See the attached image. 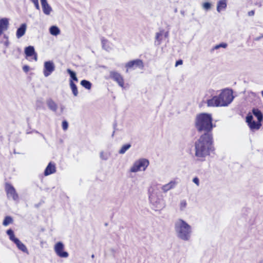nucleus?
<instances>
[{"label":"nucleus","mask_w":263,"mask_h":263,"mask_svg":"<svg viewBox=\"0 0 263 263\" xmlns=\"http://www.w3.org/2000/svg\"><path fill=\"white\" fill-rule=\"evenodd\" d=\"M212 115L202 112L197 115L195 126L199 133L203 132L195 142V156L198 158H204L215 151L212 130L216 125L213 123Z\"/></svg>","instance_id":"f257e3e1"},{"label":"nucleus","mask_w":263,"mask_h":263,"mask_svg":"<svg viewBox=\"0 0 263 263\" xmlns=\"http://www.w3.org/2000/svg\"><path fill=\"white\" fill-rule=\"evenodd\" d=\"M174 228L177 236L179 239L184 241H189L190 239L192 228L185 221L179 219L175 222Z\"/></svg>","instance_id":"f03ea898"},{"label":"nucleus","mask_w":263,"mask_h":263,"mask_svg":"<svg viewBox=\"0 0 263 263\" xmlns=\"http://www.w3.org/2000/svg\"><path fill=\"white\" fill-rule=\"evenodd\" d=\"M218 96L223 106H228L234 98L232 89L229 88L223 89Z\"/></svg>","instance_id":"7ed1b4c3"},{"label":"nucleus","mask_w":263,"mask_h":263,"mask_svg":"<svg viewBox=\"0 0 263 263\" xmlns=\"http://www.w3.org/2000/svg\"><path fill=\"white\" fill-rule=\"evenodd\" d=\"M149 164V161L147 159L141 158L136 161L130 168V171L133 173H136L139 171L141 168L145 171Z\"/></svg>","instance_id":"20e7f679"},{"label":"nucleus","mask_w":263,"mask_h":263,"mask_svg":"<svg viewBox=\"0 0 263 263\" xmlns=\"http://www.w3.org/2000/svg\"><path fill=\"white\" fill-rule=\"evenodd\" d=\"M246 121L252 131L258 130L262 125L261 122H259L258 121H255L253 120V115L250 113L247 115Z\"/></svg>","instance_id":"39448f33"},{"label":"nucleus","mask_w":263,"mask_h":263,"mask_svg":"<svg viewBox=\"0 0 263 263\" xmlns=\"http://www.w3.org/2000/svg\"><path fill=\"white\" fill-rule=\"evenodd\" d=\"M56 254L61 258H67L69 254L67 251H64V245L61 241L57 242L54 247Z\"/></svg>","instance_id":"423d86ee"},{"label":"nucleus","mask_w":263,"mask_h":263,"mask_svg":"<svg viewBox=\"0 0 263 263\" xmlns=\"http://www.w3.org/2000/svg\"><path fill=\"white\" fill-rule=\"evenodd\" d=\"M55 66L52 61H47L44 63L43 73L45 77L49 76L54 70Z\"/></svg>","instance_id":"0eeeda50"},{"label":"nucleus","mask_w":263,"mask_h":263,"mask_svg":"<svg viewBox=\"0 0 263 263\" xmlns=\"http://www.w3.org/2000/svg\"><path fill=\"white\" fill-rule=\"evenodd\" d=\"M109 78L116 82L120 87L124 88V79L120 73L115 71H110Z\"/></svg>","instance_id":"6e6552de"},{"label":"nucleus","mask_w":263,"mask_h":263,"mask_svg":"<svg viewBox=\"0 0 263 263\" xmlns=\"http://www.w3.org/2000/svg\"><path fill=\"white\" fill-rule=\"evenodd\" d=\"M6 191L8 198H12L13 200H17L18 196L14 187L9 183L6 184Z\"/></svg>","instance_id":"1a4fd4ad"},{"label":"nucleus","mask_w":263,"mask_h":263,"mask_svg":"<svg viewBox=\"0 0 263 263\" xmlns=\"http://www.w3.org/2000/svg\"><path fill=\"white\" fill-rule=\"evenodd\" d=\"M144 66L143 61L140 59H136L127 62L125 67L128 68H143Z\"/></svg>","instance_id":"9d476101"},{"label":"nucleus","mask_w":263,"mask_h":263,"mask_svg":"<svg viewBox=\"0 0 263 263\" xmlns=\"http://www.w3.org/2000/svg\"><path fill=\"white\" fill-rule=\"evenodd\" d=\"M206 103L209 107L223 106L221 104L222 103H220L218 96H215L211 99L208 100Z\"/></svg>","instance_id":"9b49d317"},{"label":"nucleus","mask_w":263,"mask_h":263,"mask_svg":"<svg viewBox=\"0 0 263 263\" xmlns=\"http://www.w3.org/2000/svg\"><path fill=\"white\" fill-rule=\"evenodd\" d=\"M9 25V19L7 17L0 18V35L3 31L8 30Z\"/></svg>","instance_id":"f8f14e48"},{"label":"nucleus","mask_w":263,"mask_h":263,"mask_svg":"<svg viewBox=\"0 0 263 263\" xmlns=\"http://www.w3.org/2000/svg\"><path fill=\"white\" fill-rule=\"evenodd\" d=\"M43 11L46 15H49L52 11L51 7L48 4L47 0H40Z\"/></svg>","instance_id":"ddd939ff"},{"label":"nucleus","mask_w":263,"mask_h":263,"mask_svg":"<svg viewBox=\"0 0 263 263\" xmlns=\"http://www.w3.org/2000/svg\"><path fill=\"white\" fill-rule=\"evenodd\" d=\"M55 171L56 167L55 164L53 163L50 162L46 166L44 172V175L47 176L55 173Z\"/></svg>","instance_id":"4468645a"},{"label":"nucleus","mask_w":263,"mask_h":263,"mask_svg":"<svg viewBox=\"0 0 263 263\" xmlns=\"http://www.w3.org/2000/svg\"><path fill=\"white\" fill-rule=\"evenodd\" d=\"M26 29L27 25L26 23H23L20 25L16 32V36L17 39L21 38L25 34Z\"/></svg>","instance_id":"2eb2a0df"},{"label":"nucleus","mask_w":263,"mask_h":263,"mask_svg":"<svg viewBox=\"0 0 263 263\" xmlns=\"http://www.w3.org/2000/svg\"><path fill=\"white\" fill-rule=\"evenodd\" d=\"M46 104L50 110L54 112L57 111L58 109V104L51 98L47 99Z\"/></svg>","instance_id":"dca6fc26"},{"label":"nucleus","mask_w":263,"mask_h":263,"mask_svg":"<svg viewBox=\"0 0 263 263\" xmlns=\"http://www.w3.org/2000/svg\"><path fill=\"white\" fill-rule=\"evenodd\" d=\"M252 115L256 118L257 121H258L259 122H261L262 121L263 114L260 110L258 108H253L252 110Z\"/></svg>","instance_id":"f3484780"},{"label":"nucleus","mask_w":263,"mask_h":263,"mask_svg":"<svg viewBox=\"0 0 263 263\" xmlns=\"http://www.w3.org/2000/svg\"><path fill=\"white\" fill-rule=\"evenodd\" d=\"M13 243H14L17 248L24 253H28V250L26 246L18 238Z\"/></svg>","instance_id":"a211bd4d"},{"label":"nucleus","mask_w":263,"mask_h":263,"mask_svg":"<svg viewBox=\"0 0 263 263\" xmlns=\"http://www.w3.org/2000/svg\"><path fill=\"white\" fill-rule=\"evenodd\" d=\"M24 52L26 58L31 57L35 53V51L33 46H28L25 47Z\"/></svg>","instance_id":"6ab92c4d"},{"label":"nucleus","mask_w":263,"mask_h":263,"mask_svg":"<svg viewBox=\"0 0 263 263\" xmlns=\"http://www.w3.org/2000/svg\"><path fill=\"white\" fill-rule=\"evenodd\" d=\"M67 72L70 76L69 83H71V82H74V81L77 82L78 81V79L75 71L72 70L71 69L68 68L67 69Z\"/></svg>","instance_id":"aec40b11"},{"label":"nucleus","mask_w":263,"mask_h":263,"mask_svg":"<svg viewBox=\"0 0 263 263\" xmlns=\"http://www.w3.org/2000/svg\"><path fill=\"white\" fill-rule=\"evenodd\" d=\"M227 6V0H219L217 4V11L220 12L222 9H225Z\"/></svg>","instance_id":"412c9836"},{"label":"nucleus","mask_w":263,"mask_h":263,"mask_svg":"<svg viewBox=\"0 0 263 263\" xmlns=\"http://www.w3.org/2000/svg\"><path fill=\"white\" fill-rule=\"evenodd\" d=\"M50 33L54 36H57L60 33V30L57 26H51L49 28Z\"/></svg>","instance_id":"4be33fe9"},{"label":"nucleus","mask_w":263,"mask_h":263,"mask_svg":"<svg viewBox=\"0 0 263 263\" xmlns=\"http://www.w3.org/2000/svg\"><path fill=\"white\" fill-rule=\"evenodd\" d=\"M6 234L9 236L10 240H11L13 242H14L16 240L18 239V238L15 236L14 231L11 229L7 230L6 231Z\"/></svg>","instance_id":"5701e85b"},{"label":"nucleus","mask_w":263,"mask_h":263,"mask_svg":"<svg viewBox=\"0 0 263 263\" xmlns=\"http://www.w3.org/2000/svg\"><path fill=\"white\" fill-rule=\"evenodd\" d=\"M80 84L85 89L88 90H90L92 87V83L86 80H82L80 82Z\"/></svg>","instance_id":"b1692460"},{"label":"nucleus","mask_w":263,"mask_h":263,"mask_svg":"<svg viewBox=\"0 0 263 263\" xmlns=\"http://www.w3.org/2000/svg\"><path fill=\"white\" fill-rule=\"evenodd\" d=\"M132 146V144L129 143H126L122 146L118 153L119 154H124Z\"/></svg>","instance_id":"393cba45"},{"label":"nucleus","mask_w":263,"mask_h":263,"mask_svg":"<svg viewBox=\"0 0 263 263\" xmlns=\"http://www.w3.org/2000/svg\"><path fill=\"white\" fill-rule=\"evenodd\" d=\"M69 86L73 96L77 97L78 95V90L77 85L74 82H71V83H69Z\"/></svg>","instance_id":"a878e982"},{"label":"nucleus","mask_w":263,"mask_h":263,"mask_svg":"<svg viewBox=\"0 0 263 263\" xmlns=\"http://www.w3.org/2000/svg\"><path fill=\"white\" fill-rule=\"evenodd\" d=\"M13 222V218L10 216H7L4 218V219L3 221V224L4 226H7L10 223Z\"/></svg>","instance_id":"bb28decb"},{"label":"nucleus","mask_w":263,"mask_h":263,"mask_svg":"<svg viewBox=\"0 0 263 263\" xmlns=\"http://www.w3.org/2000/svg\"><path fill=\"white\" fill-rule=\"evenodd\" d=\"M164 30H161L160 32L156 33L155 39L158 42V45H160L162 40V36L163 34Z\"/></svg>","instance_id":"cd10ccee"},{"label":"nucleus","mask_w":263,"mask_h":263,"mask_svg":"<svg viewBox=\"0 0 263 263\" xmlns=\"http://www.w3.org/2000/svg\"><path fill=\"white\" fill-rule=\"evenodd\" d=\"M174 185H175V182L171 181L169 183L163 185L162 187V190L164 192H166V191H168L169 190L172 189L174 187Z\"/></svg>","instance_id":"c85d7f7f"},{"label":"nucleus","mask_w":263,"mask_h":263,"mask_svg":"<svg viewBox=\"0 0 263 263\" xmlns=\"http://www.w3.org/2000/svg\"><path fill=\"white\" fill-rule=\"evenodd\" d=\"M228 46V44L226 43H224V42H222L218 45H215L213 48V50H214V49H218L220 48H226Z\"/></svg>","instance_id":"c756f323"},{"label":"nucleus","mask_w":263,"mask_h":263,"mask_svg":"<svg viewBox=\"0 0 263 263\" xmlns=\"http://www.w3.org/2000/svg\"><path fill=\"white\" fill-rule=\"evenodd\" d=\"M101 42H102V48L108 51L109 50V49L110 48L109 46H107L106 45V44L107 43V40H106V39H104V38L102 39L101 40Z\"/></svg>","instance_id":"7c9ffc66"},{"label":"nucleus","mask_w":263,"mask_h":263,"mask_svg":"<svg viewBox=\"0 0 263 263\" xmlns=\"http://www.w3.org/2000/svg\"><path fill=\"white\" fill-rule=\"evenodd\" d=\"M100 158L103 160H107L108 159V155L107 153L101 152L100 154Z\"/></svg>","instance_id":"2f4dec72"},{"label":"nucleus","mask_w":263,"mask_h":263,"mask_svg":"<svg viewBox=\"0 0 263 263\" xmlns=\"http://www.w3.org/2000/svg\"><path fill=\"white\" fill-rule=\"evenodd\" d=\"M187 205L186 202L185 200H182L180 202V209L181 211H183L184 209L186 208Z\"/></svg>","instance_id":"473e14b6"},{"label":"nucleus","mask_w":263,"mask_h":263,"mask_svg":"<svg viewBox=\"0 0 263 263\" xmlns=\"http://www.w3.org/2000/svg\"><path fill=\"white\" fill-rule=\"evenodd\" d=\"M211 4L209 2H205L203 4V8L206 10H210L211 8Z\"/></svg>","instance_id":"72a5a7b5"},{"label":"nucleus","mask_w":263,"mask_h":263,"mask_svg":"<svg viewBox=\"0 0 263 263\" xmlns=\"http://www.w3.org/2000/svg\"><path fill=\"white\" fill-rule=\"evenodd\" d=\"M62 128L64 130H66L68 128V123L66 120H63L62 123Z\"/></svg>","instance_id":"f704fd0d"},{"label":"nucleus","mask_w":263,"mask_h":263,"mask_svg":"<svg viewBox=\"0 0 263 263\" xmlns=\"http://www.w3.org/2000/svg\"><path fill=\"white\" fill-rule=\"evenodd\" d=\"M193 182L195 183L197 186L199 185V179L197 177H195L193 179Z\"/></svg>","instance_id":"c9c22d12"},{"label":"nucleus","mask_w":263,"mask_h":263,"mask_svg":"<svg viewBox=\"0 0 263 263\" xmlns=\"http://www.w3.org/2000/svg\"><path fill=\"white\" fill-rule=\"evenodd\" d=\"M30 69V67L29 66L26 65H24L23 66V71L25 72H27L29 71Z\"/></svg>","instance_id":"e433bc0d"},{"label":"nucleus","mask_w":263,"mask_h":263,"mask_svg":"<svg viewBox=\"0 0 263 263\" xmlns=\"http://www.w3.org/2000/svg\"><path fill=\"white\" fill-rule=\"evenodd\" d=\"M183 64V61L181 59H179L176 61L175 63V66L177 67L179 65H181Z\"/></svg>","instance_id":"4c0bfd02"},{"label":"nucleus","mask_w":263,"mask_h":263,"mask_svg":"<svg viewBox=\"0 0 263 263\" xmlns=\"http://www.w3.org/2000/svg\"><path fill=\"white\" fill-rule=\"evenodd\" d=\"M33 4H34V6H35V8H36L37 10H40V5H39V1H37L36 2L34 3Z\"/></svg>","instance_id":"58836bf2"},{"label":"nucleus","mask_w":263,"mask_h":263,"mask_svg":"<svg viewBox=\"0 0 263 263\" xmlns=\"http://www.w3.org/2000/svg\"><path fill=\"white\" fill-rule=\"evenodd\" d=\"M254 13H255L254 10H251V11L248 12V14L249 16H253L254 15Z\"/></svg>","instance_id":"ea45409f"},{"label":"nucleus","mask_w":263,"mask_h":263,"mask_svg":"<svg viewBox=\"0 0 263 263\" xmlns=\"http://www.w3.org/2000/svg\"><path fill=\"white\" fill-rule=\"evenodd\" d=\"M117 122L116 121H115V122L113 124V128H114V130H117Z\"/></svg>","instance_id":"a19ab883"},{"label":"nucleus","mask_w":263,"mask_h":263,"mask_svg":"<svg viewBox=\"0 0 263 263\" xmlns=\"http://www.w3.org/2000/svg\"><path fill=\"white\" fill-rule=\"evenodd\" d=\"M4 45L6 47H8L10 44V43H9V41L8 40H6L4 43Z\"/></svg>","instance_id":"79ce46f5"},{"label":"nucleus","mask_w":263,"mask_h":263,"mask_svg":"<svg viewBox=\"0 0 263 263\" xmlns=\"http://www.w3.org/2000/svg\"><path fill=\"white\" fill-rule=\"evenodd\" d=\"M33 59L36 61L37 60V54L36 52H35L34 54L33 55Z\"/></svg>","instance_id":"37998d69"},{"label":"nucleus","mask_w":263,"mask_h":263,"mask_svg":"<svg viewBox=\"0 0 263 263\" xmlns=\"http://www.w3.org/2000/svg\"><path fill=\"white\" fill-rule=\"evenodd\" d=\"M65 108V107L63 105H61L60 109H61V112L62 113L64 109Z\"/></svg>","instance_id":"c03bdc74"},{"label":"nucleus","mask_w":263,"mask_h":263,"mask_svg":"<svg viewBox=\"0 0 263 263\" xmlns=\"http://www.w3.org/2000/svg\"><path fill=\"white\" fill-rule=\"evenodd\" d=\"M263 37V35H262L261 36H258V37H257L255 40V41H259L260 39H261V38Z\"/></svg>","instance_id":"a18cd8bd"},{"label":"nucleus","mask_w":263,"mask_h":263,"mask_svg":"<svg viewBox=\"0 0 263 263\" xmlns=\"http://www.w3.org/2000/svg\"><path fill=\"white\" fill-rule=\"evenodd\" d=\"M168 35V32L166 31L164 33V36L165 37H167Z\"/></svg>","instance_id":"49530a36"},{"label":"nucleus","mask_w":263,"mask_h":263,"mask_svg":"<svg viewBox=\"0 0 263 263\" xmlns=\"http://www.w3.org/2000/svg\"><path fill=\"white\" fill-rule=\"evenodd\" d=\"M180 13L183 15V16H184L185 15V11L184 10H181L180 11Z\"/></svg>","instance_id":"de8ad7c7"},{"label":"nucleus","mask_w":263,"mask_h":263,"mask_svg":"<svg viewBox=\"0 0 263 263\" xmlns=\"http://www.w3.org/2000/svg\"><path fill=\"white\" fill-rule=\"evenodd\" d=\"M4 37L5 39H6V40H8V36L7 35H6V34H4Z\"/></svg>","instance_id":"09e8293b"},{"label":"nucleus","mask_w":263,"mask_h":263,"mask_svg":"<svg viewBox=\"0 0 263 263\" xmlns=\"http://www.w3.org/2000/svg\"><path fill=\"white\" fill-rule=\"evenodd\" d=\"M31 2L33 3L36 2L37 1H39V0H30Z\"/></svg>","instance_id":"8fccbe9b"},{"label":"nucleus","mask_w":263,"mask_h":263,"mask_svg":"<svg viewBox=\"0 0 263 263\" xmlns=\"http://www.w3.org/2000/svg\"><path fill=\"white\" fill-rule=\"evenodd\" d=\"M40 205V203H39V204H35V207H36V208H38V207H39Z\"/></svg>","instance_id":"3c124183"},{"label":"nucleus","mask_w":263,"mask_h":263,"mask_svg":"<svg viewBox=\"0 0 263 263\" xmlns=\"http://www.w3.org/2000/svg\"><path fill=\"white\" fill-rule=\"evenodd\" d=\"M115 131H116V130H114V132H113V133H112V135H111V137H113L114 136V134H115Z\"/></svg>","instance_id":"603ef678"},{"label":"nucleus","mask_w":263,"mask_h":263,"mask_svg":"<svg viewBox=\"0 0 263 263\" xmlns=\"http://www.w3.org/2000/svg\"><path fill=\"white\" fill-rule=\"evenodd\" d=\"M91 257L92 258H94V257H95V255H94V254H92V255H91Z\"/></svg>","instance_id":"864d4df0"},{"label":"nucleus","mask_w":263,"mask_h":263,"mask_svg":"<svg viewBox=\"0 0 263 263\" xmlns=\"http://www.w3.org/2000/svg\"><path fill=\"white\" fill-rule=\"evenodd\" d=\"M174 12H177V8H175V10H174Z\"/></svg>","instance_id":"5fc2aeb1"},{"label":"nucleus","mask_w":263,"mask_h":263,"mask_svg":"<svg viewBox=\"0 0 263 263\" xmlns=\"http://www.w3.org/2000/svg\"><path fill=\"white\" fill-rule=\"evenodd\" d=\"M42 103V102H41V101H40V100H37V103Z\"/></svg>","instance_id":"6e6d98bb"},{"label":"nucleus","mask_w":263,"mask_h":263,"mask_svg":"<svg viewBox=\"0 0 263 263\" xmlns=\"http://www.w3.org/2000/svg\"><path fill=\"white\" fill-rule=\"evenodd\" d=\"M17 49H18V51L19 52H20V51H21V49H20V48H18Z\"/></svg>","instance_id":"4d7b16f0"},{"label":"nucleus","mask_w":263,"mask_h":263,"mask_svg":"<svg viewBox=\"0 0 263 263\" xmlns=\"http://www.w3.org/2000/svg\"><path fill=\"white\" fill-rule=\"evenodd\" d=\"M30 133H31V132H27V134H30Z\"/></svg>","instance_id":"13d9d810"},{"label":"nucleus","mask_w":263,"mask_h":263,"mask_svg":"<svg viewBox=\"0 0 263 263\" xmlns=\"http://www.w3.org/2000/svg\"><path fill=\"white\" fill-rule=\"evenodd\" d=\"M105 225L106 226H107V223H106L105 224Z\"/></svg>","instance_id":"bf43d9fd"},{"label":"nucleus","mask_w":263,"mask_h":263,"mask_svg":"<svg viewBox=\"0 0 263 263\" xmlns=\"http://www.w3.org/2000/svg\"><path fill=\"white\" fill-rule=\"evenodd\" d=\"M36 133H39L37 131H35Z\"/></svg>","instance_id":"052dcab7"},{"label":"nucleus","mask_w":263,"mask_h":263,"mask_svg":"<svg viewBox=\"0 0 263 263\" xmlns=\"http://www.w3.org/2000/svg\"><path fill=\"white\" fill-rule=\"evenodd\" d=\"M259 263H262V261H260Z\"/></svg>","instance_id":"680f3d73"}]
</instances>
